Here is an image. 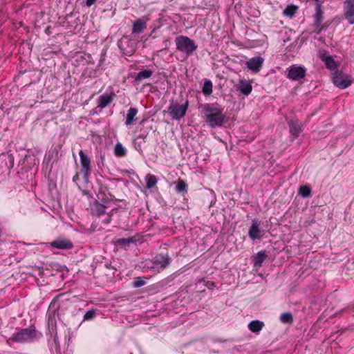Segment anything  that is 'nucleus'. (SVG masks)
<instances>
[{
	"mask_svg": "<svg viewBox=\"0 0 354 354\" xmlns=\"http://www.w3.org/2000/svg\"><path fill=\"white\" fill-rule=\"evenodd\" d=\"M333 83L339 88L344 89L352 84L351 77L342 71H335L332 75Z\"/></svg>",
	"mask_w": 354,
	"mask_h": 354,
	"instance_id": "obj_5",
	"label": "nucleus"
},
{
	"mask_svg": "<svg viewBox=\"0 0 354 354\" xmlns=\"http://www.w3.org/2000/svg\"><path fill=\"white\" fill-rule=\"evenodd\" d=\"M239 89L240 92L244 95L248 96L252 90V86L250 81L246 80H240Z\"/></svg>",
	"mask_w": 354,
	"mask_h": 354,
	"instance_id": "obj_19",
	"label": "nucleus"
},
{
	"mask_svg": "<svg viewBox=\"0 0 354 354\" xmlns=\"http://www.w3.org/2000/svg\"><path fill=\"white\" fill-rule=\"evenodd\" d=\"M170 263L171 258L167 254H157L151 261H147L145 263V267L147 269L160 272L165 269Z\"/></svg>",
	"mask_w": 354,
	"mask_h": 354,
	"instance_id": "obj_2",
	"label": "nucleus"
},
{
	"mask_svg": "<svg viewBox=\"0 0 354 354\" xmlns=\"http://www.w3.org/2000/svg\"><path fill=\"white\" fill-rule=\"evenodd\" d=\"M79 180V174L77 172L75 175L73 177V181L74 183H77V181Z\"/></svg>",
	"mask_w": 354,
	"mask_h": 354,
	"instance_id": "obj_37",
	"label": "nucleus"
},
{
	"mask_svg": "<svg viewBox=\"0 0 354 354\" xmlns=\"http://www.w3.org/2000/svg\"><path fill=\"white\" fill-rule=\"evenodd\" d=\"M189 106V101L186 100L184 104L174 103L169 106L168 113L173 120H179L183 118Z\"/></svg>",
	"mask_w": 354,
	"mask_h": 354,
	"instance_id": "obj_3",
	"label": "nucleus"
},
{
	"mask_svg": "<svg viewBox=\"0 0 354 354\" xmlns=\"http://www.w3.org/2000/svg\"><path fill=\"white\" fill-rule=\"evenodd\" d=\"M264 326V324L263 322L259 320H253L248 324V328L252 333H258L260 330H262Z\"/></svg>",
	"mask_w": 354,
	"mask_h": 354,
	"instance_id": "obj_22",
	"label": "nucleus"
},
{
	"mask_svg": "<svg viewBox=\"0 0 354 354\" xmlns=\"http://www.w3.org/2000/svg\"><path fill=\"white\" fill-rule=\"evenodd\" d=\"M313 19L314 26H316V32L317 33H320L322 30L321 25L324 19V12L322 10V5L318 1L316 3L315 13L313 15Z\"/></svg>",
	"mask_w": 354,
	"mask_h": 354,
	"instance_id": "obj_11",
	"label": "nucleus"
},
{
	"mask_svg": "<svg viewBox=\"0 0 354 354\" xmlns=\"http://www.w3.org/2000/svg\"><path fill=\"white\" fill-rule=\"evenodd\" d=\"M79 156L80 158L81 173L83 174V178L85 181H87L91 172V160L82 150L80 151Z\"/></svg>",
	"mask_w": 354,
	"mask_h": 354,
	"instance_id": "obj_8",
	"label": "nucleus"
},
{
	"mask_svg": "<svg viewBox=\"0 0 354 354\" xmlns=\"http://www.w3.org/2000/svg\"><path fill=\"white\" fill-rule=\"evenodd\" d=\"M266 251L258 252L254 259V266L261 267L263 261L267 259Z\"/></svg>",
	"mask_w": 354,
	"mask_h": 354,
	"instance_id": "obj_23",
	"label": "nucleus"
},
{
	"mask_svg": "<svg viewBox=\"0 0 354 354\" xmlns=\"http://www.w3.org/2000/svg\"><path fill=\"white\" fill-rule=\"evenodd\" d=\"M205 117L206 122L211 128L223 126L225 118L223 113H206Z\"/></svg>",
	"mask_w": 354,
	"mask_h": 354,
	"instance_id": "obj_6",
	"label": "nucleus"
},
{
	"mask_svg": "<svg viewBox=\"0 0 354 354\" xmlns=\"http://www.w3.org/2000/svg\"><path fill=\"white\" fill-rule=\"evenodd\" d=\"M263 61L264 59L261 57H254L250 59L246 62V65L252 72L257 73L261 70Z\"/></svg>",
	"mask_w": 354,
	"mask_h": 354,
	"instance_id": "obj_13",
	"label": "nucleus"
},
{
	"mask_svg": "<svg viewBox=\"0 0 354 354\" xmlns=\"http://www.w3.org/2000/svg\"><path fill=\"white\" fill-rule=\"evenodd\" d=\"M114 94L113 93H104L97 99V107L104 109L113 100Z\"/></svg>",
	"mask_w": 354,
	"mask_h": 354,
	"instance_id": "obj_15",
	"label": "nucleus"
},
{
	"mask_svg": "<svg viewBox=\"0 0 354 354\" xmlns=\"http://www.w3.org/2000/svg\"><path fill=\"white\" fill-rule=\"evenodd\" d=\"M297 10V6L290 4L285 8L283 13L286 17H292L296 13Z\"/></svg>",
	"mask_w": 354,
	"mask_h": 354,
	"instance_id": "obj_30",
	"label": "nucleus"
},
{
	"mask_svg": "<svg viewBox=\"0 0 354 354\" xmlns=\"http://www.w3.org/2000/svg\"><path fill=\"white\" fill-rule=\"evenodd\" d=\"M52 248L60 250H68L73 248L72 242L66 239H57L50 243Z\"/></svg>",
	"mask_w": 354,
	"mask_h": 354,
	"instance_id": "obj_14",
	"label": "nucleus"
},
{
	"mask_svg": "<svg viewBox=\"0 0 354 354\" xmlns=\"http://www.w3.org/2000/svg\"><path fill=\"white\" fill-rule=\"evenodd\" d=\"M114 154L117 157H123L127 154V150L120 142H118L114 149Z\"/></svg>",
	"mask_w": 354,
	"mask_h": 354,
	"instance_id": "obj_28",
	"label": "nucleus"
},
{
	"mask_svg": "<svg viewBox=\"0 0 354 354\" xmlns=\"http://www.w3.org/2000/svg\"><path fill=\"white\" fill-rule=\"evenodd\" d=\"M280 321L283 324H291L293 322V317L290 313H283L280 315Z\"/></svg>",
	"mask_w": 354,
	"mask_h": 354,
	"instance_id": "obj_32",
	"label": "nucleus"
},
{
	"mask_svg": "<svg viewBox=\"0 0 354 354\" xmlns=\"http://www.w3.org/2000/svg\"><path fill=\"white\" fill-rule=\"evenodd\" d=\"M87 7L91 6L95 1H84Z\"/></svg>",
	"mask_w": 354,
	"mask_h": 354,
	"instance_id": "obj_38",
	"label": "nucleus"
},
{
	"mask_svg": "<svg viewBox=\"0 0 354 354\" xmlns=\"http://www.w3.org/2000/svg\"><path fill=\"white\" fill-rule=\"evenodd\" d=\"M138 240V236H133L127 238L113 239L112 243L119 248L127 250L131 244H136Z\"/></svg>",
	"mask_w": 354,
	"mask_h": 354,
	"instance_id": "obj_10",
	"label": "nucleus"
},
{
	"mask_svg": "<svg viewBox=\"0 0 354 354\" xmlns=\"http://www.w3.org/2000/svg\"><path fill=\"white\" fill-rule=\"evenodd\" d=\"M203 110L207 113H223V109L218 103H207L203 105Z\"/></svg>",
	"mask_w": 354,
	"mask_h": 354,
	"instance_id": "obj_17",
	"label": "nucleus"
},
{
	"mask_svg": "<svg viewBox=\"0 0 354 354\" xmlns=\"http://www.w3.org/2000/svg\"><path fill=\"white\" fill-rule=\"evenodd\" d=\"M288 124L290 129V134L295 138L299 136L301 129L300 127V123L297 120H290L288 121Z\"/></svg>",
	"mask_w": 354,
	"mask_h": 354,
	"instance_id": "obj_18",
	"label": "nucleus"
},
{
	"mask_svg": "<svg viewBox=\"0 0 354 354\" xmlns=\"http://www.w3.org/2000/svg\"><path fill=\"white\" fill-rule=\"evenodd\" d=\"M212 87L213 85L212 81L207 79L205 80L202 88L203 93L206 96L210 95L212 93Z\"/></svg>",
	"mask_w": 354,
	"mask_h": 354,
	"instance_id": "obj_27",
	"label": "nucleus"
},
{
	"mask_svg": "<svg viewBox=\"0 0 354 354\" xmlns=\"http://www.w3.org/2000/svg\"><path fill=\"white\" fill-rule=\"evenodd\" d=\"M327 68L334 71L337 68V63L331 56H327L324 59Z\"/></svg>",
	"mask_w": 354,
	"mask_h": 354,
	"instance_id": "obj_29",
	"label": "nucleus"
},
{
	"mask_svg": "<svg viewBox=\"0 0 354 354\" xmlns=\"http://www.w3.org/2000/svg\"><path fill=\"white\" fill-rule=\"evenodd\" d=\"M106 206L95 201L91 206V213L93 215L100 216L105 213Z\"/></svg>",
	"mask_w": 354,
	"mask_h": 354,
	"instance_id": "obj_21",
	"label": "nucleus"
},
{
	"mask_svg": "<svg viewBox=\"0 0 354 354\" xmlns=\"http://www.w3.org/2000/svg\"><path fill=\"white\" fill-rule=\"evenodd\" d=\"M96 316V310L95 309H91L86 312L84 315V321L91 320L95 318Z\"/></svg>",
	"mask_w": 354,
	"mask_h": 354,
	"instance_id": "obj_34",
	"label": "nucleus"
},
{
	"mask_svg": "<svg viewBox=\"0 0 354 354\" xmlns=\"http://www.w3.org/2000/svg\"><path fill=\"white\" fill-rule=\"evenodd\" d=\"M153 74V71L149 69H144L139 71L136 76L134 78V82L136 84H138L143 80L148 79L151 77Z\"/></svg>",
	"mask_w": 354,
	"mask_h": 354,
	"instance_id": "obj_20",
	"label": "nucleus"
},
{
	"mask_svg": "<svg viewBox=\"0 0 354 354\" xmlns=\"http://www.w3.org/2000/svg\"><path fill=\"white\" fill-rule=\"evenodd\" d=\"M187 184L182 179L179 178L176 183V190L178 194L184 195L187 192Z\"/></svg>",
	"mask_w": 354,
	"mask_h": 354,
	"instance_id": "obj_25",
	"label": "nucleus"
},
{
	"mask_svg": "<svg viewBox=\"0 0 354 354\" xmlns=\"http://www.w3.org/2000/svg\"><path fill=\"white\" fill-rule=\"evenodd\" d=\"M146 187L147 189H151L158 183V178L153 174H147L145 177Z\"/></svg>",
	"mask_w": 354,
	"mask_h": 354,
	"instance_id": "obj_26",
	"label": "nucleus"
},
{
	"mask_svg": "<svg viewBox=\"0 0 354 354\" xmlns=\"http://www.w3.org/2000/svg\"><path fill=\"white\" fill-rule=\"evenodd\" d=\"M311 188L308 185H301L299 189V194L304 198H308L310 196Z\"/></svg>",
	"mask_w": 354,
	"mask_h": 354,
	"instance_id": "obj_31",
	"label": "nucleus"
},
{
	"mask_svg": "<svg viewBox=\"0 0 354 354\" xmlns=\"http://www.w3.org/2000/svg\"><path fill=\"white\" fill-rule=\"evenodd\" d=\"M110 221H111V216H109V217L104 220V222L106 223H109Z\"/></svg>",
	"mask_w": 354,
	"mask_h": 354,
	"instance_id": "obj_39",
	"label": "nucleus"
},
{
	"mask_svg": "<svg viewBox=\"0 0 354 354\" xmlns=\"http://www.w3.org/2000/svg\"><path fill=\"white\" fill-rule=\"evenodd\" d=\"M36 336V330L35 328H27L19 330L14 333L12 339L17 342L23 343L25 342L32 341Z\"/></svg>",
	"mask_w": 354,
	"mask_h": 354,
	"instance_id": "obj_4",
	"label": "nucleus"
},
{
	"mask_svg": "<svg viewBox=\"0 0 354 354\" xmlns=\"http://www.w3.org/2000/svg\"><path fill=\"white\" fill-rule=\"evenodd\" d=\"M206 287H207L209 289H212L214 287H215V283L212 281H207L205 284Z\"/></svg>",
	"mask_w": 354,
	"mask_h": 354,
	"instance_id": "obj_36",
	"label": "nucleus"
},
{
	"mask_svg": "<svg viewBox=\"0 0 354 354\" xmlns=\"http://www.w3.org/2000/svg\"><path fill=\"white\" fill-rule=\"evenodd\" d=\"M344 15L350 24H354V1H344Z\"/></svg>",
	"mask_w": 354,
	"mask_h": 354,
	"instance_id": "obj_12",
	"label": "nucleus"
},
{
	"mask_svg": "<svg viewBox=\"0 0 354 354\" xmlns=\"http://www.w3.org/2000/svg\"><path fill=\"white\" fill-rule=\"evenodd\" d=\"M146 283V281L142 277H136L133 279V286L135 288H140L144 286Z\"/></svg>",
	"mask_w": 354,
	"mask_h": 354,
	"instance_id": "obj_35",
	"label": "nucleus"
},
{
	"mask_svg": "<svg viewBox=\"0 0 354 354\" xmlns=\"http://www.w3.org/2000/svg\"><path fill=\"white\" fill-rule=\"evenodd\" d=\"M260 225L261 222L259 221V219L255 218L252 220V225L248 230V236L250 239L253 241L257 239H261L264 234L263 231L260 228Z\"/></svg>",
	"mask_w": 354,
	"mask_h": 354,
	"instance_id": "obj_9",
	"label": "nucleus"
},
{
	"mask_svg": "<svg viewBox=\"0 0 354 354\" xmlns=\"http://www.w3.org/2000/svg\"><path fill=\"white\" fill-rule=\"evenodd\" d=\"M138 111L136 108L131 107L127 113L125 124L127 126H130L133 124V121H135V117L137 115Z\"/></svg>",
	"mask_w": 354,
	"mask_h": 354,
	"instance_id": "obj_24",
	"label": "nucleus"
},
{
	"mask_svg": "<svg viewBox=\"0 0 354 354\" xmlns=\"http://www.w3.org/2000/svg\"><path fill=\"white\" fill-rule=\"evenodd\" d=\"M147 28V21L144 18H139L133 21L132 34L138 35Z\"/></svg>",
	"mask_w": 354,
	"mask_h": 354,
	"instance_id": "obj_16",
	"label": "nucleus"
},
{
	"mask_svg": "<svg viewBox=\"0 0 354 354\" xmlns=\"http://www.w3.org/2000/svg\"><path fill=\"white\" fill-rule=\"evenodd\" d=\"M287 77L292 80L297 81L306 76V70L304 67L297 65H292L288 69Z\"/></svg>",
	"mask_w": 354,
	"mask_h": 354,
	"instance_id": "obj_7",
	"label": "nucleus"
},
{
	"mask_svg": "<svg viewBox=\"0 0 354 354\" xmlns=\"http://www.w3.org/2000/svg\"><path fill=\"white\" fill-rule=\"evenodd\" d=\"M175 44L176 50L191 56L197 49V45L194 41L187 36L180 35L176 37Z\"/></svg>",
	"mask_w": 354,
	"mask_h": 354,
	"instance_id": "obj_1",
	"label": "nucleus"
},
{
	"mask_svg": "<svg viewBox=\"0 0 354 354\" xmlns=\"http://www.w3.org/2000/svg\"><path fill=\"white\" fill-rule=\"evenodd\" d=\"M48 324L50 326H54L55 325L56 321H55V312L53 311L51 312L50 310H48Z\"/></svg>",
	"mask_w": 354,
	"mask_h": 354,
	"instance_id": "obj_33",
	"label": "nucleus"
}]
</instances>
